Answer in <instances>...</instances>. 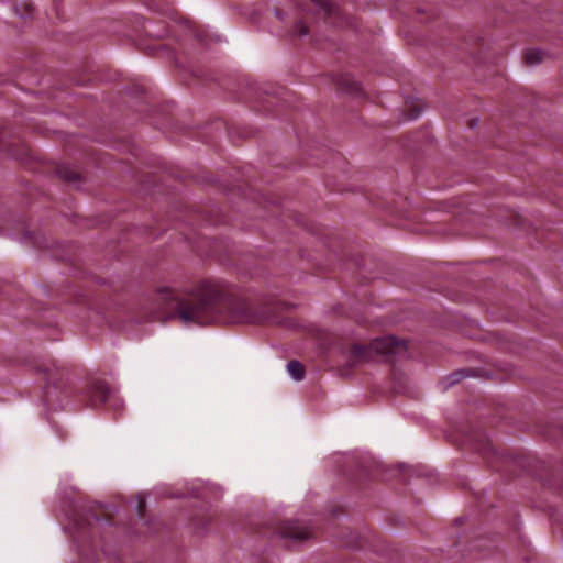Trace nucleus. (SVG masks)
Returning a JSON list of instances; mask_svg holds the SVG:
<instances>
[{
    "label": "nucleus",
    "instance_id": "f257e3e1",
    "mask_svg": "<svg viewBox=\"0 0 563 563\" xmlns=\"http://www.w3.org/2000/svg\"><path fill=\"white\" fill-rule=\"evenodd\" d=\"M187 296L185 298L183 292L167 286L158 288L156 292L157 300L174 308L186 325H205L216 319V302L221 298L218 284L202 282Z\"/></svg>",
    "mask_w": 563,
    "mask_h": 563
},
{
    "label": "nucleus",
    "instance_id": "f03ea898",
    "mask_svg": "<svg viewBox=\"0 0 563 563\" xmlns=\"http://www.w3.org/2000/svg\"><path fill=\"white\" fill-rule=\"evenodd\" d=\"M407 350L405 341L398 340L393 335L383 336L374 340L368 349L361 345H354L350 350V362L356 364L368 358L369 353H375L382 356L401 354Z\"/></svg>",
    "mask_w": 563,
    "mask_h": 563
},
{
    "label": "nucleus",
    "instance_id": "7ed1b4c3",
    "mask_svg": "<svg viewBox=\"0 0 563 563\" xmlns=\"http://www.w3.org/2000/svg\"><path fill=\"white\" fill-rule=\"evenodd\" d=\"M233 320L236 322H257L261 317L257 316L247 301H239L233 308Z\"/></svg>",
    "mask_w": 563,
    "mask_h": 563
},
{
    "label": "nucleus",
    "instance_id": "20e7f679",
    "mask_svg": "<svg viewBox=\"0 0 563 563\" xmlns=\"http://www.w3.org/2000/svg\"><path fill=\"white\" fill-rule=\"evenodd\" d=\"M89 395L93 406L107 402L111 399V390L102 382L95 383L89 390Z\"/></svg>",
    "mask_w": 563,
    "mask_h": 563
},
{
    "label": "nucleus",
    "instance_id": "39448f33",
    "mask_svg": "<svg viewBox=\"0 0 563 563\" xmlns=\"http://www.w3.org/2000/svg\"><path fill=\"white\" fill-rule=\"evenodd\" d=\"M285 534L295 540H305L308 539L310 532L307 528L300 527L298 525H294L285 531Z\"/></svg>",
    "mask_w": 563,
    "mask_h": 563
},
{
    "label": "nucleus",
    "instance_id": "423d86ee",
    "mask_svg": "<svg viewBox=\"0 0 563 563\" xmlns=\"http://www.w3.org/2000/svg\"><path fill=\"white\" fill-rule=\"evenodd\" d=\"M287 372L290 375V377L294 378L295 380L302 379L305 375L303 366L298 361H290L287 364Z\"/></svg>",
    "mask_w": 563,
    "mask_h": 563
},
{
    "label": "nucleus",
    "instance_id": "0eeeda50",
    "mask_svg": "<svg viewBox=\"0 0 563 563\" xmlns=\"http://www.w3.org/2000/svg\"><path fill=\"white\" fill-rule=\"evenodd\" d=\"M543 53L539 49H529L525 53V60L529 65L538 64L542 60Z\"/></svg>",
    "mask_w": 563,
    "mask_h": 563
},
{
    "label": "nucleus",
    "instance_id": "6e6552de",
    "mask_svg": "<svg viewBox=\"0 0 563 563\" xmlns=\"http://www.w3.org/2000/svg\"><path fill=\"white\" fill-rule=\"evenodd\" d=\"M313 7L324 12H331V3L329 0H311Z\"/></svg>",
    "mask_w": 563,
    "mask_h": 563
},
{
    "label": "nucleus",
    "instance_id": "1a4fd4ad",
    "mask_svg": "<svg viewBox=\"0 0 563 563\" xmlns=\"http://www.w3.org/2000/svg\"><path fill=\"white\" fill-rule=\"evenodd\" d=\"M508 219L510 220V224L514 227L521 228L523 225V221H525L523 218L516 212L511 211L509 213Z\"/></svg>",
    "mask_w": 563,
    "mask_h": 563
},
{
    "label": "nucleus",
    "instance_id": "9d476101",
    "mask_svg": "<svg viewBox=\"0 0 563 563\" xmlns=\"http://www.w3.org/2000/svg\"><path fill=\"white\" fill-rule=\"evenodd\" d=\"M219 490H220L219 486H217L214 484H208V485H206L205 492L201 494V496L205 497L207 494L218 495Z\"/></svg>",
    "mask_w": 563,
    "mask_h": 563
},
{
    "label": "nucleus",
    "instance_id": "9b49d317",
    "mask_svg": "<svg viewBox=\"0 0 563 563\" xmlns=\"http://www.w3.org/2000/svg\"><path fill=\"white\" fill-rule=\"evenodd\" d=\"M296 33H297L298 35H300V36H301V35H306V34L308 33V30H307V27H306V26L298 25V26L296 27Z\"/></svg>",
    "mask_w": 563,
    "mask_h": 563
},
{
    "label": "nucleus",
    "instance_id": "f8f14e48",
    "mask_svg": "<svg viewBox=\"0 0 563 563\" xmlns=\"http://www.w3.org/2000/svg\"><path fill=\"white\" fill-rule=\"evenodd\" d=\"M16 13H18L21 18H24V16H25V14L21 13V12L19 11V9H16Z\"/></svg>",
    "mask_w": 563,
    "mask_h": 563
},
{
    "label": "nucleus",
    "instance_id": "ddd939ff",
    "mask_svg": "<svg viewBox=\"0 0 563 563\" xmlns=\"http://www.w3.org/2000/svg\"><path fill=\"white\" fill-rule=\"evenodd\" d=\"M494 340H495V344H496L497 343V334L496 333H495Z\"/></svg>",
    "mask_w": 563,
    "mask_h": 563
},
{
    "label": "nucleus",
    "instance_id": "4468645a",
    "mask_svg": "<svg viewBox=\"0 0 563 563\" xmlns=\"http://www.w3.org/2000/svg\"><path fill=\"white\" fill-rule=\"evenodd\" d=\"M497 216L499 217V212L497 213V212L495 211L494 217L496 218Z\"/></svg>",
    "mask_w": 563,
    "mask_h": 563
},
{
    "label": "nucleus",
    "instance_id": "2eb2a0df",
    "mask_svg": "<svg viewBox=\"0 0 563 563\" xmlns=\"http://www.w3.org/2000/svg\"><path fill=\"white\" fill-rule=\"evenodd\" d=\"M494 454H495V459H496L497 457V451L496 450L494 451Z\"/></svg>",
    "mask_w": 563,
    "mask_h": 563
}]
</instances>
